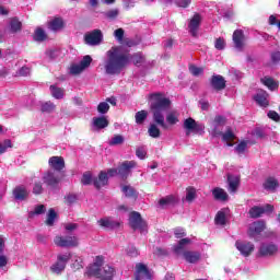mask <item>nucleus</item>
Here are the masks:
<instances>
[{"label": "nucleus", "mask_w": 280, "mask_h": 280, "mask_svg": "<svg viewBox=\"0 0 280 280\" xmlns=\"http://www.w3.org/2000/svg\"><path fill=\"white\" fill-rule=\"evenodd\" d=\"M130 62V55L121 51V46H114L106 52V60L104 62L105 73L107 75H119L128 63Z\"/></svg>", "instance_id": "obj_1"}, {"label": "nucleus", "mask_w": 280, "mask_h": 280, "mask_svg": "<svg viewBox=\"0 0 280 280\" xmlns=\"http://www.w3.org/2000/svg\"><path fill=\"white\" fill-rule=\"evenodd\" d=\"M150 100V110L153 115V121L167 130V122H165V110H168L172 106V101L168 97H165L163 93H152L149 94Z\"/></svg>", "instance_id": "obj_2"}, {"label": "nucleus", "mask_w": 280, "mask_h": 280, "mask_svg": "<svg viewBox=\"0 0 280 280\" xmlns=\"http://www.w3.org/2000/svg\"><path fill=\"white\" fill-rule=\"evenodd\" d=\"M54 244L56 246H59V248H77V246H80V242L78 240V236H62L57 235L54 238Z\"/></svg>", "instance_id": "obj_3"}, {"label": "nucleus", "mask_w": 280, "mask_h": 280, "mask_svg": "<svg viewBox=\"0 0 280 280\" xmlns=\"http://www.w3.org/2000/svg\"><path fill=\"white\" fill-rule=\"evenodd\" d=\"M102 266H104V256H96L94 264L86 268L85 277H95L96 279H102Z\"/></svg>", "instance_id": "obj_4"}, {"label": "nucleus", "mask_w": 280, "mask_h": 280, "mask_svg": "<svg viewBox=\"0 0 280 280\" xmlns=\"http://www.w3.org/2000/svg\"><path fill=\"white\" fill-rule=\"evenodd\" d=\"M129 226H131L133 231H140V233L148 231V223L143 221L141 213L137 211H133L129 214Z\"/></svg>", "instance_id": "obj_5"}, {"label": "nucleus", "mask_w": 280, "mask_h": 280, "mask_svg": "<svg viewBox=\"0 0 280 280\" xmlns=\"http://www.w3.org/2000/svg\"><path fill=\"white\" fill-rule=\"evenodd\" d=\"M43 180L45 185H47V187H51V189H56L58 185H60V182L62 180V176L54 170H48L44 173Z\"/></svg>", "instance_id": "obj_6"}, {"label": "nucleus", "mask_w": 280, "mask_h": 280, "mask_svg": "<svg viewBox=\"0 0 280 280\" xmlns=\"http://www.w3.org/2000/svg\"><path fill=\"white\" fill-rule=\"evenodd\" d=\"M71 259V254H59L57 256V261L50 266L51 272L55 275H60L65 268H67V264Z\"/></svg>", "instance_id": "obj_7"}, {"label": "nucleus", "mask_w": 280, "mask_h": 280, "mask_svg": "<svg viewBox=\"0 0 280 280\" xmlns=\"http://www.w3.org/2000/svg\"><path fill=\"white\" fill-rule=\"evenodd\" d=\"M154 279V271L148 269V266L139 262L136 265V280H152Z\"/></svg>", "instance_id": "obj_8"}, {"label": "nucleus", "mask_w": 280, "mask_h": 280, "mask_svg": "<svg viewBox=\"0 0 280 280\" xmlns=\"http://www.w3.org/2000/svg\"><path fill=\"white\" fill-rule=\"evenodd\" d=\"M104 38V35L102 34L101 30H94L90 33H86L84 35V43L85 45H90L91 47H95L96 45H100Z\"/></svg>", "instance_id": "obj_9"}, {"label": "nucleus", "mask_w": 280, "mask_h": 280, "mask_svg": "<svg viewBox=\"0 0 280 280\" xmlns=\"http://www.w3.org/2000/svg\"><path fill=\"white\" fill-rule=\"evenodd\" d=\"M275 207L272 205H266L264 207L254 206L249 209V218H261L264 213H272Z\"/></svg>", "instance_id": "obj_10"}, {"label": "nucleus", "mask_w": 280, "mask_h": 280, "mask_svg": "<svg viewBox=\"0 0 280 280\" xmlns=\"http://www.w3.org/2000/svg\"><path fill=\"white\" fill-rule=\"evenodd\" d=\"M200 23H202V16L199 13H195L188 23V30L191 36H198Z\"/></svg>", "instance_id": "obj_11"}, {"label": "nucleus", "mask_w": 280, "mask_h": 280, "mask_svg": "<svg viewBox=\"0 0 280 280\" xmlns=\"http://www.w3.org/2000/svg\"><path fill=\"white\" fill-rule=\"evenodd\" d=\"M48 165L52 172L60 173L62 170H65V158L62 156H51L48 160Z\"/></svg>", "instance_id": "obj_12"}, {"label": "nucleus", "mask_w": 280, "mask_h": 280, "mask_svg": "<svg viewBox=\"0 0 280 280\" xmlns=\"http://www.w3.org/2000/svg\"><path fill=\"white\" fill-rule=\"evenodd\" d=\"M244 40H246V36L244 35V31L236 30L233 33V43L234 47L238 49V51H242L244 49Z\"/></svg>", "instance_id": "obj_13"}, {"label": "nucleus", "mask_w": 280, "mask_h": 280, "mask_svg": "<svg viewBox=\"0 0 280 280\" xmlns=\"http://www.w3.org/2000/svg\"><path fill=\"white\" fill-rule=\"evenodd\" d=\"M210 84L214 91H224L226 89V80L220 74L212 75Z\"/></svg>", "instance_id": "obj_14"}, {"label": "nucleus", "mask_w": 280, "mask_h": 280, "mask_svg": "<svg viewBox=\"0 0 280 280\" xmlns=\"http://www.w3.org/2000/svg\"><path fill=\"white\" fill-rule=\"evenodd\" d=\"M237 250H240L241 255H244V257H248L253 250H255V245L253 243L248 242H240L237 241L235 244Z\"/></svg>", "instance_id": "obj_15"}, {"label": "nucleus", "mask_w": 280, "mask_h": 280, "mask_svg": "<svg viewBox=\"0 0 280 280\" xmlns=\"http://www.w3.org/2000/svg\"><path fill=\"white\" fill-rule=\"evenodd\" d=\"M184 128L187 130V137H189L190 132H199V130H202V126L198 125L194 118H187L184 121Z\"/></svg>", "instance_id": "obj_16"}, {"label": "nucleus", "mask_w": 280, "mask_h": 280, "mask_svg": "<svg viewBox=\"0 0 280 280\" xmlns=\"http://www.w3.org/2000/svg\"><path fill=\"white\" fill-rule=\"evenodd\" d=\"M132 167H137V162L135 161L122 162L121 165L118 167L119 176H122V178H128V174H130V170H132Z\"/></svg>", "instance_id": "obj_17"}, {"label": "nucleus", "mask_w": 280, "mask_h": 280, "mask_svg": "<svg viewBox=\"0 0 280 280\" xmlns=\"http://www.w3.org/2000/svg\"><path fill=\"white\" fill-rule=\"evenodd\" d=\"M266 229V223L264 221H256L249 225L248 235L250 237H257Z\"/></svg>", "instance_id": "obj_18"}, {"label": "nucleus", "mask_w": 280, "mask_h": 280, "mask_svg": "<svg viewBox=\"0 0 280 280\" xmlns=\"http://www.w3.org/2000/svg\"><path fill=\"white\" fill-rule=\"evenodd\" d=\"M277 250H279L277 245L262 244L259 248V255L260 257H271V255H276Z\"/></svg>", "instance_id": "obj_19"}, {"label": "nucleus", "mask_w": 280, "mask_h": 280, "mask_svg": "<svg viewBox=\"0 0 280 280\" xmlns=\"http://www.w3.org/2000/svg\"><path fill=\"white\" fill-rule=\"evenodd\" d=\"M228 185V191H230V194H236L237 189H240V176L229 174Z\"/></svg>", "instance_id": "obj_20"}, {"label": "nucleus", "mask_w": 280, "mask_h": 280, "mask_svg": "<svg viewBox=\"0 0 280 280\" xmlns=\"http://www.w3.org/2000/svg\"><path fill=\"white\" fill-rule=\"evenodd\" d=\"M13 196L15 200H27V198L30 197V191H27V187L21 185V186H16L13 189Z\"/></svg>", "instance_id": "obj_21"}, {"label": "nucleus", "mask_w": 280, "mask_h": 280, "mask_svg": "<svg viewBox=\"0 0 280 280\" xmlns=\"http://www.w3.org/2000/svg\"><path fill=\"white\" fill-rule=\"evenodd\" d=\"M93 185L96 189H102V187H106V185H108V174L102 171L98 174V177L93 179Z\"/></svg>", "instance_id": "obj_22"}, {"label": "nucleus", "mask_w": 280, "mask_h": 280, "mask_svg": "<svg viewBox=\"0 0 280 280\" xmlns=\"http://www.w3.org/2000/svg\"><path fill=\"white\" fill-rule=\"evenodd\" d=\"M262 187L266 189V191L275 192L279 187V180L275 177H268L262 184Z\"/></svg>", "instance_id": "obj_23"}, {"label": "nucleus", "mask_w": 280, "mask_h": 280, "mask_svg": "<svg viewBox=\"0 0 280 280\" xmlns=\"http://www.w3.org/2000/svg\"><path fill=\"white\" fill-rule=\"evenodd\" d=\"M255 102L261 106L262 108H267L269 106L268 102V93L260 91L254 96Z\"/></svg>", "instance_id": "obj_24"}, {"label": "nucleus", "mask_w": 280, "mask_h": 280, "mask_svg": "<svg viewBox=\"0 0 280 280\" xmlns=\"http://www.w3.org/2000/svg\"><path fill=\"white\" fill-rule=\"evenodd\" d=\"M200 253L199 252H191V250H186L184 252V259L188 261V264H198L200 261Z\"/></svg>", "instance_id": "obj_25"}, {"label": "nucleus", "mask_w": 280, "mask_h": 280, "mask_svg": "<svg viewBox=\"0 0 280 280\" xmlns=\"http://www.w3.org/2000/svg\"><path fill=\"white\" fill-rule=\"evenodd\" d=\"M65 27V21H62L61 18H55L50 22H48V28L52 32H60V30H63Z\"/></svg>", "instance_id": "obj_26"}, {"label": "nucleus", "mask_w": 280, "mask_h": 280, "mask_svg": "<svg viewBox=\"0 0 280 280\" xmlns=\"http://www.w3.org/2000/svg\"><path fill=\"white\" fill-rule=\"evenodd\" d=\"M100 226H103V229H117L119 226V222L115 221L110 218H103L97 221Z\"/></svg>", "instance_id": "obj_27"}, {"label": "nucleus", "mask_w": 280, "mask_h": 280, "mask_svg": "<svg viewBox=\"0 0 280 280\" xmlns=\"http://www.w3.org/2000/svg\"><path fill=\"white\" fill-rule=\"evenodd\" d=\"M115 277V268L109 266V265H105L103 267V269H101V279L104 280H112Z\"/></svg>", "instance_id": "obj_28"}, {"label": "nucleus", "mask_w": 280, "mask_h": 280, "mask_svg": "<svg viewBox=\"0 0 280 280\" xmlns=\"http://www.w3.org/2000/svg\"><path fill=\"white\" fill-rule=\"evenodd\" d=\"M179 117H180V113H178V110L173 109V110L168 112L166 115V121H167L168 126H176V124H178V121H180Z\"/></svg>", "instance_id": "obj_29"}, {"label": "nucleus", "mask_w": 280, "mask_h": 280, "mask_svg": "<svg viewBox=\"0 0 280 280\" xmlns=\"http://www.w3.org/2000/svg\"><path fill=\"white\" fill-rule=\"evenodd\" d=\"M93 126L95 130H103V128H108V119L106 117H94Z\"/></svg>", "instance_id": "obj_30"}, {"label": "nucleus", "mask_w": 280, "mask_h": 280, "mask_svg": "<svg viewBox=\"0 0 280 280\" xmlns=\"http://www.w3.org/2000/svg\"><path fill=\"white\" fill-rule=\"evenodd\" d=\"M212 196L215 200H220L221 202H226V200H229V194H226L224 189L219 187L212 190Z\"/></svg>", "instance_id": "obj_31"}, {"label": "nucleus", "mask_w": 280, "mask_h": 280, "mask_svg": "<svg viewBox=\"0 0 280 280\" xmlns=\"http://www.w3.org/2000/svg\"><path fill=\"white\" fill-rule=\"evenodd\" d=\"M178 199L174 195L166 196L159 200L160 207H170V205H176Z\"/></svg>", "instance_id": "obj_32"}, {"label": "nucleus", "mask_w": 280, "mask_h": 280, "mask_svg": "<svg viewBox=\"0 0 280 280\" xmlns=\"http://www.w3.org/2000/svg\"><path fill=\"white\" fill-rule=\"evenodd\" d=\"M50 93L55 100L65 98V89L58 88V85H50Z\"/></svg>", "instance_id": "obj_33"}, {"label": "nucleus", "mask_w": 280, "mask_h": 280, "mask_svg": "<svg viewBox=\"0 0 280 280\" xmlns=\"http://www.w3.org/2000/svg\"><path fill=\"white\" fill-rule=\"evenodd\" d=\"M121 191L125 194L126 198H133L137 200L138 192L132 186L125 185L121 187Z\"/></svg>", "instance_id": "obj_34"}, {"label": "nucleus", "mask_w": 280, "mask_h": 280, "mask_svg": "<svg viewBox=\"0 0 280 280\" xmlns=\"http://www.w3.org/2000/svg\"><path fill=\"white\" fill-rule=\"evenodd\" d=\"M32 191L34 196H40L45 194V187H43V182L40 179H36L32 185Z\"/></svg>", "instance_id": "obj_35"}, {"label": "nucleus", "mask_w": 280, "mask_h": 280, "mask_svg": "<svg viewBox=\"0 0 280 280\" xmlns=\"http://www.w3.org/2000/svg\"><path fill=\"white\" fill-rule=\"evenodd\" d=\"M223 141H225L226 145L232 148L234 145L233 141H235V133H233V130L228 129L223 135H222Z\"/></svg>", "instance_id": "obj_36"}, {"label": "nucleus", "mask_w": 280, "mask_h": 280, "mask_svg": "<svg viewBox=\"0 0 280 280\" xmlns=\"http://www.w3.org/2000/svg\"><path fill=\"white\" fill-rule=\"evenodd\" d=\"M191 244L190 238H182L177 245L174 246V253L180 255V252L185 250V247Z\"/></svg>", "instance_id": "obj_37"}, {"label": "nucleus", "mask_w": 280, "mask_h": 280, "mask_svg": "<svg viewBox=\"0 0 280 280\" xmlns=\"http://www.w3.org/2000/svg\"><path fill=\"white\" fill-rule=\"evenodd\" d=\"M23 27V24L21 23V21H19V19L13 18L10 21V30L12 34H16V32H21Z\"/></svg>", "instance_id": "obj_38"}, {"label": "nucleus", "mask_w": 280, "mask_h": 280, "mask_svg": "<svg viewBox=\"0 0 280 280\" xmlns=\"http://www.w3.org/2000/svg\"><path fill=\"white\" fill-rule=\"evenodd\" d=\"M149 137H152L153 139H159L161 137V129H159V126L156 124H151L148 129Z\"/></svg>", "instance_id": "obj_39"}, {"label": "nucleus", "mask_w": 280, "mask_h": 280, "mask_svg": "<svg viewBox=\"0 0 280 280\" xmlns=\"http://www.w3.org/2000/svg\"><path fill=\"white\" fill-rule=\"evenodd\" d=\"M261 82L262 84H265V86H268L270 91H276V89L279 88V84L276 83V81L272 78L265 77L264 79H261Z\"/></svg>", "instance_id": "obj_40"}, {"label": "nucleus", "mask_w": 280, "mask_h": 280, "mask_svg": "<svg viewBox=\"0 0 280 280\" xmlns=\"http://www.w3.org/2000/svg\"><path fill=\"white\" fill-rule=\"evenodd\" d=\"M56 218H58V213H56V210H54V208H50L47 214V220H46L47 226H54V222L56 221Z\"/></svg>", "instance_id": "obj_41"}, {"label": "nucleus", "mask_w": 280, "mask_h": 280, "mask_svg": "<svg viewBox=\"0 0 280 280\" xmlns=\"http://www.w3.org/2000/svg\"><path fill=\"white\" fill-rule=\"evenodd\" d=\"M131 60L133 62V65L139 66V65H143V62H145V56H143V52H136L131 56Z\"/></svg>", "instance_id": "obj_42"}, {"label": "nucleus", "mask_w": 280, "mask_h": 280, "mask_svg": "<svg viewBox=\"0 0 280 280\" xmlns=\"http://www.w3.org/2000/svg\"><path fill=\"white\" fill-rule=\"evenodd\" d=\"M34 40L37 43H43V40H47V33L43 28H37L35 31Z\"/></svg>", "instance_id": "obj_43"}, {"label": "nucleus", "mask_w": 280, "mask_h": 280, "mask_svg": "<svg viewBox=\"0 0 280 280\" xmlns=\"http://www.w3.org/2000/svg\"><path fill=\"white\" fill-rule=\"evenodd\" d=\"M40 110L42 113H54V110H56V104H54L51 101L43 103Z\"/></svg>", "instance_id": "obj_44"}, {"label": "nucleus", "mask_w": 280, "mask_h": 280, "mask_svg": "<svg viewBox=\"0 0 280 280\" xmlns=\"http://www.w3.org/2000/svg\"><path fill=\"white\" fill-rule=\"evenodd\" d=\"M220 126H226V117L219 115V116H215L213 120L214 130H218Z\"/></svg>", "instance_id": "obj_45"}, {"label": "nucleus", "mask_w": 280, "mask_h": 280, "mask_svg": "<svg viewBox=\"0 0 280 280\" xmlns=\"http://www.w3.org/2000/svg\"><path fill=\"white\" fill-rule=\"evenodd\" d=\"M214 222L215 224L224 226V224H226V213L219 211L215 215Z\"/></svg>", "instance_id": "obj_46"}, {"label": "nucleus", "mask_w": 280, "mask_h": 280, "mask_svg": "<svg viewBox=\"0 0 280 280\" xmlns=\"http://www.w3.org/2000/svg\"><path fill=\"white\" fill-rule=\"evenodd\" d=\"M145 119H148V112L140 110V112L136 113V122L137 124H143V121H145Z\"/></svg>", "instance_id": "obj_47"}, {"label": "nucleus", "mask_w": 280, "mask_h": 280, "mask_svg": "<svg viewBox=\"0 0 280 280\" xmlns=\"http://www.w3.org/2000/svg\"><path fill=\"white\" fill-rule=\"evenodd\" d=\"M125 139L121 135H116L109 140V145H121Z\"/></svg>", "instance_id": "obj_48"}, {"label": "nucleus", "mask_w": 280, "mask_h": 280, "mask_svg": "<svg viewBox=\"0 0 280 280\" xmlns=\"http://www.w3.org/2000/svg\"><path fill=\"white\" fill-rule=\"evenodd\" d=\"M65 202L66 205H75V202H78V195L75 194H68L65 196Z\"/></svg>", "instance_id": "obj_49"}, {"label": "nucleus", "mask_w": 280, "mask_h": 280, "mask_svg": "<svg viewBox=\"0 0 280 280\" xmlns=\"http://www.w3.org/2000/svg\"><path fill=\"white\" fill-rule=\"evenodd\" d=\"M91 62H93V58H91V56L86 55L80 61V66L82 67L83 70L89 69V67H91Z\"/></svg>", "instance_id": "obj_50"}, {"label": "nucleus", "mask_w": 280, "mask_h": 280, "mask_svg": "<svg viewBox=\"0 0 280 280\" xmlns=\"http://www.w3.org/2000/svg\"><path fill=\"white\" fill-rule=\"evenodd\" d=\"M109 109H110V105H108V103L106 102H102L97 106V110L98 113H101V115H106V113H108Z\"/></svg>", "instance_id": "obj_51"}, {"label": "nucleus", "mask_w": 280, "mask_h": 280, "mask_svg": "<svg viewBox=\"0 0 280 280\" xmlns=\"http://www.w3.org/2000/svg\"><path fill=\"white\" fill-rule=\"evenodd\" d=\"M8 148H12V140L7 139L0 143V154H3L8 151Z\"/></svg>", "instance_id": "obj_52"}, {"label": "nucleus", "mask_w": 280, "mask_h": 280, "mask_svg": "<svg viewBox=\"0 0 280 280\" xmlns=\"http://www.w3.org/2000/svg\"><path fill=\"white\" fill-rule=\"evenodd\" d=\"M82 71H84V69L80 63H75L70 67V73L72 75H79V73H82Z\"/></svg>", "instance_id": "obj_53"}, {"label": "nucleus", "mask_w": 280, "mask_h": 280, "mask_svg": "<svg viewBox=\"0 0 280 280\" xmlns=\"http://www.w3.org/2000/svg\"><path fill=\"white\" fill-rule=\"evenodd\" d=\"M196 199V189L188 188L186 192V200L187 202H192Z\"/></svg>", "instance_id": "obj_54"}, {"label": "nucleus", "mask_w": 280, "mask_h": 280, "mask_svg": "<svg viewBox=\"0 0 280 280\" xmlns=\"http://www.w3.org/2000/svg\"><path fill=\"white\" fill-rule=\"evenodd\" d=\"M136 155L138 156V159H145V156L148 155V151L145 150V147H139L136 150Z\"/></svg>", "instance_id": "obj_55"}, {"label": "nucleus", "mask_w": 280, "mask_h": 280, "mask_svg": "<svg viewBox=\"0 0 280 280\" xmlns=\"http://www.w3.org/2000/svg\"><path fill=\"white\" fill-rule=\"evenodd\" d=\"M124 28H118L114 32V36L116 38V40H118V43H121L125 38H124Z\"/></svg>", "instance_id": "obj_56"}, {"label": "nucleus", "mask_w": 280, "mask_h": 280, "mask_svg": "<svg viewBox=\"0 0 280 280\" xmlns=\"http://www.w3.org/2000/svg\"><path fill=\"white\" fill-rule=\"evenodd\" d=\"M105 16L106 19H117V16H119V10L117 9L109 10L105 12Z\"/></svg>", "instance_id": "obj_57"}, {"label": "nucleus", "mask_w": 280, "mask_h": 280, "mask_svg": "<svg viewBox=\"0 0 280 280\" xmlns=\"http://www.w3.org/2000/svg\"><path fill=\"white\" fill-rule=\"evenodd\" d=\"M214 47L215 49L222 50L224 49V47H226V42H224V38L219 37L215 40Z\"/></svg>", "instance_id": "obj_58"}, {"label": "nucleus", "mask_w": 280, "mask_h": 280, "mask_svg": "<svg viewBox=\"0 0 280 280\" xmlns=\"http://www.w3.org/2000/svg\"><path fill=\"white\" fill-rule=\"evenodd\" d=\"M120 45H126V47H137L138 43L130 38H125L121 40Z\"/></svg>", "instance_id": "obj_59"}, {"label": "nucleus", "mask_w": 280, "mask_h": 280, "mask_svg": "<svg viewBox=\"0 0 280 280\" xmlns=\"http://www.w3.org/2000/svg\"><path fill=\"white\" fill-rule=\"evenodd\" d=\"M92 180H93V177L91 176V173H85L82 176L81 183L83 185H91Z\"/></svg>", "instance_id": "obj_60"}, {"label": "nucleus", "mask_w": 280, "mask_h": 280, "mask_svg": "<svg viewBox=\"0 0 280 280\" xmlns=\"http://www.w3.org/2000/svg\"><path fill=\"white\" fill-rule=\"evenodd\" d=\"M246 148H247L246 141H242L241 143L237 144L235 150H236L237 154H244Z\"/></svg>", "instance_id": "obj_61"}, {"label": "nucleus", "mask_w": 280, "mask_h": 280, "mask_svg": "<svg viewBox=\"0 0 280 280\" xmlns=\"http://www.w3.org/2000/svg\"><path fill=\"white\" fill-rule=\"evenodd\" d=\"M127 255H129V257H137L139 255V250L135 246H129L127 248Z\"/></svg>", "instance_id": "obj_62"}, {"label": "nucleus", "mask_w": 280, "mask_h": 280, "mask_svg": "<svg viewBox=\"0 0 280 280\" xmlns=\"http://www.w3.org/2000/svg\"><path fill=\"white\" fill-rule=\"evenodd\" d=\"M189 71L190 73H192V75H200V73H202V68H198L196 66H190L189 67Z\"/></svg>", "instance_id": "obj_63"}, {"label": "nucleus", "mask_w": 280, "mask_h": 280, "mask_svg": "<svg viewBox=\"0 0 280 280\" xmlns=\"http://www.w3.org/2000/svg\"><path fill=\"white\" fill-rule=\"evenodd\" d=\"M78 223H65L63 224V228H65V230L66 231H77V229H78Z\"/></svg>", "instance_id": "obj_64"}]
</instances>
